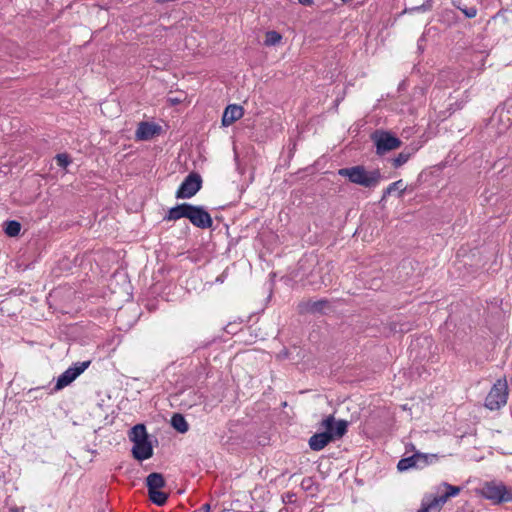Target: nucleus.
<instances>
[{
    "label": "nucleus",
    "instance_id": "21",
    "mask_svg": "<svg viewBox=\"0 0 512 512\" xmlns=\"http://www.w3.org/2000/svg\"><path fill=\"white\" fill-rule=\"evenodd\" d=\"M413 153H414L413 149L403 150L402 152H400L397 157L392 159L393 167L399 168L402 165H404L410 159V157L413 155Z\"/></svg>",
    "mask_w": 512,
    "mask_h": 512
},
{
    "label": "nucleus",
    "instance_id": "9",
    "mask_svg": "<svg viewBox=\"0 0 512 512\" xmlns=\"http://www.w3.org/2000/svg\"><path fill=\"white\" fill-rule=\"evenodd\" d=\"M91 364V361L76 362L72 367L65 370L57 379L54 387L55 391H59L71 384L79 375H81Z\"/></svg>",
    "mask_w": 512,
    "mask_h": 512
},
{
    "label": "nucleus",
    "instance_id": "8",
    "mask_svg": "<svg viewBox=\"0 0 512 512\" xmlns=\"http://www.w3.org/2000/svg\"><path fill=\"white\" fill-rule=\"evenodd\" d=\"M202 187V178L196 172L189 173L178 190L176 191L177 199H189L193 197Z\"/></svg>",
    "mask_w": 512,
    "mask_h": 512
},
{
    "label": "nucleus",
    "instance_id": "25",
    "mask_svg": "<svg viewBox=\"0 0 512 512\" xmlns=\"http://www.w3.org/2000/svg\"><path fill=\"white\" fill-rule=\"evenodd\" d=\"M55 159H56L57 165L60 167H63V168H66L71 163L69 156L65 153L57 154Z\"/></svg>",
    "mask_w": 512,
    "mask_h": 512
},
{
    "label": "nucleus",
    "instance_id": "2",
    "mask_svg": "<svg viewBox=\"0 0 512 512\" xmlns=\"http://www.w3.org/2000/svg\"><path fill=\"white\" fill-rule=\"evenodd\" d=\"M129 439L134 443L132 455L136 460L143 461L153 456V446L144 424L133 426L129 432Z\"/></svg>",
    "mask_w": 512,
    "mask_h": 512
},
{
    "label": "nucleus",
    "instance_id": "22",
    "mask_svg": "<svg viewBox=\"0 0 512 512\" xmlns=\"http://www.w3.org/2000/svg\"><path fill=\"white\" fill-rule=\"evenodd\" d=\"M21 225L18 221L10 220L5 222V233L10 237H15L20 233Z\"/></svg>",
    "mask_w": 512,
    "mask_h": 512
},
{
    "label": "nucleus",
    "instance_id": "26",
    "mask_svg": "<svg viewBox=\"0 0 512 512\" xmlns=\"http://www.w3.org/2000/svg\"><path fill=\"white\" fill-rule=\"evenodd\" d=\"M462 12L465 14L467 18H474L477 15V9L475 7H468L462 9Z\"/></svg>",
    "mask_w": 512,
    "mask_h": 512
},
{
    "label": "nucleus",
    "instance_id": "4",
    "mask_svg": "<svg viewBox=\"0 0 512 512\" xmlns=\"http://www.w3.org/2000/svg\"><path fill=\"white\" fill-rule=\"evenodd\" d=\"M479 493L482 497L495 504L512 502V487H507L503 482H485Z\"/></svg>",
    "mask_w": 512,
    "mask_h": 512
},
{
    "label": "nucleus",
    "instance_id": "30",
    "mask_svg": "<svg viewBox=\"0 0 512 512\" xmlns=\"http://www.w3.org/2000/svg\"><path fill=\"white\" fill-rule=\"evenodd\" d=\"M294 277H296V275H293V278H294ZM289 279H290V280L292 279V276H291V275L289 276Z\"/></svg>",
    "mask_w": 512,
    "mask_h": 512
},
{
    "label": "nucleus",
    "instance_id": "10",
    "mask_svg": "<svg viewBox=\"0 0 512 512\" xmlns=\"http://www.w3.org/2000/svg\"><path fill=\"white\" fill-rule=\"evenodd\" d=\"M320 427L324 429V432H329L332 441H335L346 434L348 422L346 420L336 421L333 415H329L322 420Z\"/></svg>",
    "mask_w": 512,
    "mask_h": 512
},
{
    "label": "nucleus",
    "instance_id": "19",
    "mask_svg": "<svg viewBox=\"0 0 512 512\" xmlns=\"http://www.w3.org/2000/svg\"><path fill=\"white\" fill-rule=\"evenodd\" d=\"M417 459L415 458V453L409 457L402 458L397 463V469L400 472L407 471L411 468H417Z\"/></svg>",
    "mask_w": 512,
    "mask_h": 512
},
{
    "label": "nucleus",
    "instance_id": "12",
    "mask_svg": "<svg viewBox=\"0 0 512 512\" xmlns=\"http://www.w3.org/2000/svg\"><path fill=\"white\" fill-rule=\"evenodd\" d=\"M329 307V301L326 299H320L317 301H303L298 305V311L301 314L304 313H323L324 309Z\"/></svg>",
    "mask_w": 512,
    "mask_h": 512
},
{
    "label": "nucleus",
    "instance_id": "5",
    "mask_svg": "<svg viewBox=\"0 0 512 512\" xmlns=\"http://www.w3.org/2000/svg\"><path fill=\"white\" fill-rule=\"evenodd\" d=\"M371 139L376 147V154L382 156L387 152L395 150L402 145V141L391 132L376 130L372 133Z\"/></svg>",
    "mask_w": 512,
    "mask_h": 512
},
{
    "label": "nucleus",
    "instance_id": "18",
    "mask_svg": "<svg viewBox=\"0 0 512 512\" xmlns=\"http://www.w3.org/2000/svg\"><path fill=\"white\" fill-rule=\"evenodd\" d=\"M171 425L172 427L180 432V433H185L188 431L189 429V425L186 421V419L184 418L183 415L179 414V413H175L173 416H172V419H171Z\"/></svg>",
    "mask_w": 512,
    "mask_h": 512
},
{
    "label": "nucleus",
    "instance_id": "7",
    "mask_svg": "<svg viewBox=\"0 0 512 512\" xmlns=\"http://www.w3.org/2000/svg\"><path fill=\"white\" fill-rule=\"evenodd\" d=\"M508 386L505 380H497L485 399V406L489 410H498L507 402Z\"/></svg>",
    "mask_w": 512,
    "mask_h": 512
},
{
    "label": "nucleus",
    "instance_id": "16",
    "mask_svg": "<svg viewBox=\"0 0 512 512\" xmlns=\"http://www.w3.org/2000/svg\"><path fill=\"white\" fill-rule=\"evenodd\" d=\"M330 442H332L329 432L315 433L309 439V447L313 451H320L324 449Z\"/></svg>",
    "mask_w": 512,
    "mask_h": 512
},
{
    "label": "nucleus",
    "instance_id": "23",
    "mask_svg": "<svg viewBox=\"0 0 512 512\" xmlns=\"http://www.w3.org/2000/svg\"><path fill=\"white\" fill-rule=\"evenodd\" d=\"M281 40V35L276 31H268L265 37V45L272 46L279 43Z\"/></svg>",
    "mask_w": 512,
    "mask_h": 512
},
{
    "label": "nucleus",
    "instance_id": "6",
    "mask_svg": "<svg viewBox=\"0 0 512 512\" xmlns=\"http://www.w3.org/2000/svg\"><path fill=\"white\" fill-rule=\"evenodd\" d=\"M166 481L161 473L153 472L146 478L149 499L157 506H163L168 499V495L159 489L165 487Z\"/></svg>",
    "mask_w": 512,
    "mask_h": 512
},
{
    "label": "nucleus",
    "instance_id": "28",
    "mask_svg": "<svg viewBox=\"0 0 512 512\" xmlns=\"http://www.w3.org/2000/svg\"><path fill=\"white\" fill-rule=\"evenodd\" d=\"M201 510H202L203 512H210V510H211V506H210V504H209V503L204 504V505L201 507Z\"/></svg>",
    "mask_w": 512,
    "mask_h": 512
},
{
    "label": "nucleus",
    "instance_id": "17",
    "mask_svg": "<svg viewBox=\"0 0 512 512\" xmlns=\"http://www.w3.org/2000/svg\"><path fill=\"white\" fill-rule=\"evenodd\" d=\"M415 458L417 459L416 464L419 469H422L438 460L437 454H426L422 452H415Z\"/></svg>",
    "mask_w": 512,
    "mask_h": 512
},
{
    "label": "nucleus",
    "instance_id": "27",
    "mask_svg": "<svg viewBox=\"0 0 512 512\" xmlns=\"http://www.w3.org/2000/svg\"><path fill=\"white\" fill-rule=\"evenodd\" d=\"M300 4L304 6H310L313 4V0H298Z\"/></svg>",
    "mask_w": 512,
    "mask_h": 512
},
{
    "label": "nucleus",
    "instance_id": "24",
    "mask_svg": "<svg viewBox=\"0 0 512 512\" xmlns=\"http://www.w3.org/2000/svg\"><path fill=\"white\" fill-rule=\"evenodd\" d=\"M431 9H432V0H426L423 4H421L419 6H414V7H411V8H406L405 12H409V13H412V12H425V11H429Z\"/></svg>",
    "mask_w": 512,
    "mask_h": 512
},
{
    "label": "nucleus",
    "instance_id": "15",
    "mask_svg": "<svg viewBox=\"0 0 512 512\" xmlns=\"http://www.w3.org/2000/svg\"><path fill=\"white\" fill-rule=\"evenodd\" d=\"M243 108L240 105H228L222 116V125L227 127L243 116Z\"/></svg>",
    "mask_w": 512,
    "mask_h": 512
},
{
    "label": "nucleus",
    "instance_id": "20",
    "mask_svg": "<svg viewBox=\"0 0 512 512\" xmlns=\"http://www.w3.org/2000/svg\"><path fill=\"white\" fill-rule=\"evenodd\" d=\"M399 191V197H401L406 190L404 183L402 180L395 181L391 183L384 191L382 195V200H385L393 191Z\"/></svg>",
    "mask_w": 512,
    "mask_h": 512
},
{
    "label": "nucleus",
    "instance_id": "11",
    "mask_svg": "<svg viewBox=\"0 0 512 512\" xmlns=\"http://www.w3.org/2000/svg\"><path fill=\"white\" fill-rule=\"evenodd\" d=\"M188 220L197 228L207 229L213 224L210 214L202 206L192 205Z\"/></svg>",
    "mask_w": 512,
    "mask_h": 512
},
{
    "label": "nucleus",
    "instance_id": "29",
    "mask_svg": "<svg viewBox=\"0 0 512 512\" xmlns=\"http://www.w3.org/2000/svg\"><path fill=\"white\" fill-rule=\"evenodd\" d=\"M224 277H225V273H223L222 275H220L219 277H217L216 281L217 282H223L224 281Z\"/></svg>",
    "mask_w": 512,
    "mask_h": 512
},
{
    "label": "nucleus",
    "instance_id": "13",
    "mask_svg": "<svg viewBox=\"0 0 512 512\" xmlns=\"http://www.w3.org/2000/svg\"><path fill=\"white\" fill-rule=\"evenodd\" d=\"M160 131V127L150 122H140L136 130V138L138 140H150Z\"/></svg>",
    "mask_w": 512,
    "mask_h": 512
},
{
    "label": "nucleus",
    "instance_id": "1",
    "mask_svg": "<svg viewBox=\"0 0 512 512\" xmlns=\"http://www.w3.org/2000/svg\"><path fill=\"white\" fill-rule=\"evenodd\" d=\"M338 174L343 177H347L351 183L363 186L365 188L376 187L382 179V175L379 169L367 171L362 165L353 167L342 168L338 171Z\"/></svg>",
    "mask_w": 512,
    "mask_h": 512
},
{
    "label": "nucleus",
    "instance_id": "14",
    "mask_svg": "<svg viewBox=\"0 0 512 512\" xmlns=\"http://www.w3.org/2000/svg\"><path fill=\"white\" fill-rule=\"evenodd\" d=\"M191 207L192 204L190 203H181L175 207L170 208L167 214L164 216V221H176L181 218L188 219Z\"/></svg>",
    "mask_w": 512,
    "mask_h": 512
},
{
    "label": "nucleus",
    "instance_id": "3",
    "mask_svg": "<svg viewBox=\"0 0 512 512\" xmlns=\"http://www.w3.org/2000/svg\"><path fill=\"white\" fill-rule=\"evenodd\" d=\"M441 486L446 489V492L440 496L424 495L421 508L417 512H440L447 500L457 496L461 491V487L453 486L447 482H443Z\"/></svg>",
    "mask_w": 512,
    "mask_h": 512
}]
</instances>
